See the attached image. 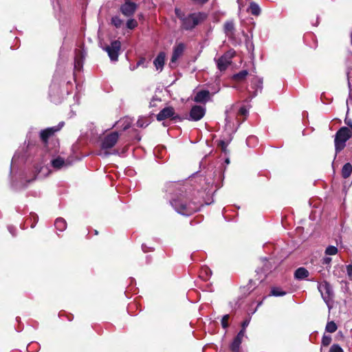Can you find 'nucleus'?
I'll return each instance as SVG.
<instances>
[{
  "label": "nucleus",
  "instance_id": "45",
  "mask_svg": "<svg viewBox=\"0 0 352 352\" xmlns=\"http://www.w3.org/2000/svg\"><path fill=\"white\" fill-rule=\"evenodd\" d=\"M34 226H35V224L34 223H32L31 228H34Z\"/></svg>",
  "mask_w": 352,
  "mask_h": 352
},
{
  "label": "nucleus",
  "instance_id": "33",
  "mask_svg": "<svg viewBox=\"0 0 352 352\" xmlns=\"http://www.w3.org/2000/svg\"><path fill=\"white\" fill-rule=\"evenodd\" d=\"M229 320V315L226 314L225 315L221 320V325L223 329H226L228 327V321Z\"/></svg>",
  "mask_w": 352,
  "mask_h": 352
},
{
  "label": "nucleus",
  "instance_id": "47",
  "mask_svg": "<svg viewBox=\"0 0 352 352\" xmlns=\"http://www.w3.org/2000/svg\"><path fill=\"white\" fill-rule=\"evenodd\" d=\"M95 232V234H98V231L97 230H94Z\"/></svg>",
  "mask_w": 352,
  "mask_h": 352
},
{
  "label": "nucleus",
  "instance_id": "42",
  "mask_svg": "<svg viewBox=\"0 0 352 352\" xmlns=\"http://www.w3.org/2000/svg\"><path fill=\"white\" fill-rule=\"evenodd\" d=\"M345 123L348 125L347 127H349L350 129H352V121L351 120L347 121L346 120H345Z\"/></svg>",
  "mask_w": 352,
  "mask_h": 352
},
{
  "label": "nucleus",
  "instance_id": "21",
  "mask_svg": "<svg viewBox=\"0 0 352 352\" xmlns=\"http://www.w3.org/2000/svg\"><path fill=\"white\" fill-rule=\"evenodd\" d=\"M352 173V165L350 163H346L342 168V177L344 179L349 178Z\"/></svg>",
  "mask_w": 352,
  "mask_h": 352
},
{
  "label": "nucleus",
  "instance_id": "6",
  "mask_svg": "<svg viewBox=\"0 0 352 352\" xmlns=\"http://www.w3.org/2000/svg\"><path fill=\"white\" fill-rule=\"evenodd\" d=\"M121 50V43L118 40L113 41L109 45H107L104 50L111 61H117Z\"/></svg>",
  "mask_w": 352,
  "mask_h": 352
},
{
  "label": "nucleus",
  "instance_id": "13",
  "mask_svg": "<svg viewBox=\"0 0 352 352\" xmlns=\"http://www.w3.org/2000/svg\"><path fill=\"white\" fill-rule=\"evenodd\" d=\"M210 99V93L208 90L202 89L197 92L194 101L197 103H206Z\"/></svg>",
  "mask_w": 352,
  "mask_h": 352
},
{
  "label": "nucleus",
  "instance_id": "16",
  "mask_svg": "<svg viewBox=\"0 0 352 352\" xmlns=\"http://www.w3.org/2000/svg\"><path fill=\"white\" fill-rule=\"evenodd\" d=\"M166 54L164 52H160L153 61V64L157 70H162L165 64Z\"/></svg>",
  "mask_w": 352,
  "mask_h": 352
},
{
  "label": "nucleus",
  "instance_id": "1",
  "mask_svg": "<svg viewBox=\"0 0 352 352\" xmlns=\"http://www.w3.org/2000/svg\"><path fill=\"white\" fill-rule=\"evenodd\" d=\"M166 191L171 195L169 202L175 210L185 217H189L202 206L203 192L191 185L169 182Z\"/></svg>",
  "mask_w": 352,
  "mask_h": 352
},
{
  "label": "nucleus",
  "instance_id": "14",
  "mask_svg": "<svg viewBox=\"0 0 352 352\" xmlns=\"http://www.w3.org/2000/svg\"><path fill=\"white\" fill-rule=\"evenodd\" d=\"M85 58V55L82 50H75V57H74V68L76 70L80 71L83 66V61Z\"/></svg>",
  "mask_w": 352,
  "mask_h": 352
},
{
  "label": "nucleus",
  "instance_id": "15",
  "mask_svg": "<svg viewBox=\"0 0 352 352\" xmlns=\"http://www.w3.org/2000/svg\"><path fill=\"white\" fill-rule=\"evenodd\" d=\"M243 337L244 331L243 330H241L230 345V349L233 352H239V347Z\"/></svg>",
  "mask_w": 352,
  "mask_h": 352
},
{
  "label": "nucleus",
  "instance_id": "11",
  "mask_svg": "<svg viewBox=\"0 0 352 352\" xmlns=\"http://www.w3.org/2000/svg\"><path fill=\"white\" fill-rule=\"evenodd\" d=\"M175 114V109L171 107H166L162 109L159 113L156 116L157 121H162L168 118H172Z\"/></svg>",
  "mask_w": 352,
  "mask_h": 352
},
{
  "label": "nucleus",
  "instance_id": "41",
  "mask_svg": "<svg viewBox=\"0 0 352 352\" xmlns=\"http://www.w3.org/2000/svg\"><path fill=\"white\" fill-rule=\"evenodd\" d=\"M146 61L145 58H141L138 62H137V66H140L144 64Z\"/></svg>",
  "mask_w": 352,
  "mask_h": 352
},
{
  "label": "nucleus",
  "instance_id": "17",
  "mask_svg": "<svg viewBox=\"0 0 352 352\" xmlns=\"http://www.w3.org/2000/svg\"><path fill=\"white\" fill-rule=\"evenodd\" d=\"M309 275V271L305 267H299L294 272V278L297 280H302Z\"/></svg>",
  "mask_w": 352,
  "mask_h": 352
},
{
  "label": "nucleus",
  "instance_id": "46",
  "mask_svg": "<svg viewBox=\"0 0 352 352\" xmlns=\"http://www.w3.org/2000/svg\"><path fill=\"white\" fill-rule=\"evenodd\" d=\"M142 250H143L144 252H146V250H145V248H144V245H142Z\"/></svg>",
  "mask_w": 352,
  "mask_h": 352
},
{
  "label": "nucleus",
  "instance_id": "35",
  "mask_svg": "<svg viewBox=\"0 0 352 352\" xmlns=\"http://www.w3.org/2000/svg\"><path fill=\"white\" fill-rule=\"evenodd\" d=\"M171 120H174V121H180L181 122L184 120V118L182 117H181L179 115L175 113L174 116H172Z\"/></svg>",
  "mask_w": 352,
  "mask_h": 352
},
{
  "label": "nucleus",
  "instance_id": "28",
  "mask_svg": "<svg viewBox=\"0 0 352 352\" xmlns=\"http://www.w3.org/2000/svg\"><path fill=\"white\" fill-rule=\"evenodd\" d=\"M338 253V248L333 245L328 246L325 250V254L336 255Z\"/></svg>",
  "mask_w": 352,
  "mask_h": 352
},
{
  "label": "nucleus",
  "instance_id": "2",
  "mask_svg": "<svg viewBox=\"0 0 352 352\" xmlns=\"http://www.w3.org/2000/svg\"><path fill=\"white\" fill-rule=\"evenodd\" d=\"M175 14L180 21V28L184 31H192L208 19V14L204 12L197 11L186 14L178 8H175Z\"/></svg>",
  "mask_w": 352,
  "mask_h": 352
},
{
  "label": "nucleus",
  "instance_id": "44",
  "mask_svg": "<svg viewBox=\"0 0 352 352\" xmlns=\"http://www.w3.org/2000/svg\"><path fill=\"white\" fill-rule=\"evenodd\" d=\"M56 220H57V221H59V220H64V219H63L62 217H58V218H57Z\"/></svg>",
  "mask_w": 352,
  "mask_h": 352
},
{
  "label": "nucleus",
  "instance_id": "43",
  "mask_svg": "<svg viewBox=\"0 0 352 352\" xmlns=\"http://www.w3.org/2000/svg\"><path fill=\"white\" fill-rule=\"evenodd\" d=\"M9 230H10V232L12 234V235H14V232L12 231V230L11 229L10 227H9Z\"/></svg>",
  "mask_w": 352,
  "mask_h": 352
},
{
  "label": "nucleus",
  "instance_id": "34",
  "mask_svg": "<svg viewBox=\"0 0 352 352\" xmlns=\"http://www.w3.org/2000/svg\"><path fill=\"white\" fill-rule=\"evenodd\" d=\"M201 273V276H203V274L205 273L206 277H209L211 275L212 272L208 267H205L202 268Z\"/></svg>",
  "mask_w": 352,
  "mask_h": 352
},
{
  "label": "nucleus",
  "instance_id": "31",
  "mask_svg": "<svg viewBox=\"0 0 352 352\" xmlns=\"http://www.w3.org/2000/svg\"><path fill=\"white\" fill-rule=\"evenodd\" d=\"M217 146L221 148L222 152L225 153H227L228 144L224 140H219L218 142Z\"/></svg>",
  "mask_w": 352,
  "mask_h": 352
},
{
  "label": "nucleus",
  "instance_id": "24",
  "mask_svg": "<svg viewBox=\"0 0 352 352\" xmlns=\"http://www.w3.org/2000/svg\"><path fill=\"white\" fill-rule=\"evenodd\" d=\"M262 84H263V80L261 79H258L257 77H254L252 80V88L255 89V92H256L258 89H262Z\"/></svg>",
  "mask_w": 352,
  "mask_h": 352
},
{
  "label": "nucleus",
  "instance_id": "18",
  "mask_svg": "<svg viewBox=\"0 0 352 352\" xmlns=\"http://www.w3.org/2000/svg\"><path fill=\"white\" fill-rule=\"evenodd\" d=\"M223 31L224 33L228 36H231L234 34V24L232 21H227L225 22L223 25Z\"/></svg>",
  "mask_w": 352,
  "mask_h": 352
},
{
  "label": "nucleus",
  "instance_id": "7",
  "mask_svg": "<svg viewBox=\"0 0 352 352\" xmlns=\"http://www.w3.org/2000/svg\"><path fill=\"white\" fill-rule=\"evenodd\" d=\"M118 138L119 133L116 131L107 134L104 136L101 143V148L102 150H107L113 148L118 142Z\"/></svg>",
  "mask_w": 352,
  "mask_h": 352
},
{
  "label": "nucleus",
  "instance_id": "36",
  "mask_svg": "<svg viewBox=\"0 0 352 352\" xmlns=\"http://www.w3.org/2000/svg\"><path fill=\"white\" fill-rule=\"evenodd\" d=\"M239 113L240 115L245 116L248 113V110L244 107H242L239 109Z\"/></svg>",
  "mask_w": 352,
  "mask_h": 352
},
{
  "label": "nucleus",
  "instance_id": "37",
  "mask_svg": "<svg viewBox=\"0 0 352 352\" xmlns=\"http://www.w3.org/2000/svg\"><path fill=\"white\" fill-rule=\"evenodd\" d=\"M331 262V258L330 257H324L322 260V263L323 265H329Z\"/></svg>",
  "mask_w": 352,
  "mask_h": 352
},
{
  "label": "nucleus",
  "instance_id": "19",
  "mask_svg": "<svg viewBox=\"0 0 352 352\" xmlns=\"http://www.w3.org/2000/svg\"><path fill=\"white\" fill-rule=\"evenodd\" d=\"M248 75V72L246 69L240 71L239 72L234 74L232 79L236 82H241L245 80Z\"/></svg>",
  "mask_w": 352,
  "mask_h": 352
},
{
  "label": "nucleus",
  "instance_id": "8",
  "mask_svg": "<svg viewBox=\"0 0 352 352\" xmlns=\"http://www.w3.org/2000/svg\"><path fill=\"white\" fill-rule=\"evenodd\" d=\"M138 9L137 3L130 0H124V3L120 7V12L126 17H132Z\"/></svg>",
  "mask_w": 352,
  "mask_h": 352
},
{
  "label": "nucleus",
  "instance_id": "26",
  "mask_svg": "<svg viewBox=\"0 0 352 352\" xmlns=\"http://www.w3.org/2000/svg\"><path fill=\"white\" fill-rule=\"evenodd\" d=\"M338 327L333 321H330L327 323L325 331L329 333H334L336 331Z\"/></svg>",
  "mask_w": 352,
  "mask_h": 352
},
{
  "label": "nucleus",
  "instance_id": "3",
  "mask_svg": "<svg viewBox=\"0 0 352 352\" xmlns=\"http://www.w3.org/2000/svg\"><path fill=\"white\" fill-rule=\"evenodd\" d=\"M352 135V129L342 126L336 133L334 144L336 155L342 151L346 146V142Z\"/></svg>",
  "mask_w": 352,
  "mask_h": 352
},
{
  "label": "nucleus",
  "instance_id": "12",
  "mask_svg": "<svg viewBox=\"0 0 352 352\" xmlns=\"http://www.w3.org/2000/svg\"><path fill=\"white\" fill-rule=\"evenodd\" d=\"M186 48V45L183 43H179L173 47V54L170 58V65L176 63L178 58L183 54Z\"/></svg>",
  "mask_w": 352,
  "mask_h": 352
},
{
  "label": "nucleus",
  "instance_id": "22",
  "mask_svg": "<svg viewBox=\"0 0 352 352\" xmlns=\"http://www.w3.org/2000/svg\"><path fill=\"white\" fill-rule=\"evenodd\" d=\"M52 166L56 169H60L65 164V160L60 157H58L51 161Z\"/></svg>",
  "mask_w": 352,
  "mask_h": 352
},
{
  "label": "nucleus",
  "instance_id": "9",
  "mask_svg": "<svg viewBox=\"0 0 352 352\" xmlns=\"http://www.w3.org/2000/svg\"><path fill=\"white\" fill-rule=\"evenodd\" d=\"M318 289L321 294L322 298L329 307V302L332 298L333 291L330 284L326 281L318 284Z\"/></svg>",
  "mask_w": 352,
  "mask_h": 352
},
{
  "label": "nucleus",
  "instance_id": "10",
  "mask_svg": "<svg viewBox=\"0 0 352 352\" xmlns=\"http://www.w3.org/2000/svg\"><path fill=\"white\" fill-rule=\"evenodd\" d=\"M206 113V109L200 105H194L192 107L190 113L189 120L199 121L200 120Z\"/></svg>",
  "mask_w": 352,
  "mask_h": 352
},
{
  "label": "nucleus",
  "instance_id": "40",
  "mask_svg": "<svg viewBox=\"0 0 352 352\" xmlns=\"http://www.w3.org/2000/svg\"><path fill=\"white\" fill-rule=\"evenodd\" d=\"M249 323H250V320H248L243 321V322L242 323V329L241 330H243V331L245 332V329L246 328V327L248 326Z\"/></svg>",
  "mask_w": 352,
  "mask_h": 352
},
{
  "label": "nucleus",
  "instance_id": "38",
  "mask_svg": "<svg viewBox=\"0 0 352 352\" xmlns=\"http://www.w3.org/2000/svg\"><path fill=\"white\" fill-rule=\"evenodd\" d=\"M195 4L204 5L209 0H191Z\"/></svg>",
  "mask_w": 352,
  "mask_h": 352
},
{
  "label": "nucleus",
  "instance_id": "30",
  "mask_svg": "<svg viewBox=\"0 0 352 352\" xmlns=\"http://www.w3.org/2000/svg\"><path fill=\"white\" fill-rule=\"evenodd\" d=\"M331 342V337L327 335H323L322 338V344L323 346H329Z\"/></svg>",
  "mask_w": 352,
  "mask_h": 352
},
{
  "label": "nucleus",
  "instance_id": "4",
  "mask_svg": "<svg viewBox=\"0 0 352 352\" xmlns=\"http://www.w3.org/2000/svg\"><path fill=\"white\" fill-rule=\"evenodd\" d=\"M236 52L234 50H230L226 52L221 57L217 60V68L223 72L232 64V59L235 56Z\"/></svg>",
  "mask_w": 352,
  "mask_h": 352
},
{
  "label": "nucleus",
  "instance_id": "32",
  "mask_svg": "<svg viewBox=\"0 0 352 352\" xmlns=\"http://www.w3.org/2000/svg\"><path fill=\"white\" fill-rule=\"evenodd\" d=\"M329 352H344V351L340 345L334 344L330 347Z\"/></svg>",
  "mask_w": 352,
  "mask_h": 352
},
{
  "label": "nucleus",
  "instance_id": "20",
  "mask_svg": "<svg viewBox=\"0 0 352 352\" xmlns=\"http://www.w3.org/2000/svg\"><path fill=\"white\" fill-rule=\"evenodd\" d=\"M248 11L254 16H258L261 14V8L254 1L250 2Z\"/></svg>",
  "mask_w": 352,
  "mask_h": 352
},
{
  "label": "nucleus",
  "instance_id": "25",
  "mask_svg": "<svg viewBox=\"0 0 352 352\" xmlns=\"http://www.w3.org/2000/svg\"><path fill=\"white\" fill-rule=\"evenodd\" d=\"M138 25V21L131 17H129L126 21V27L131 30H134Z\"/></svg>",
  "mask_w": 352,
  "mask_h": 352
},
{
  "label": "nucleus",
  "instance_id": "23",
  "mask_svg": "<svg viewBox=\"0 0 352 352\" xmlns=\"http://www.w3.org/2000/svg\"><path fill=\"white\" fill-rule=\"evenodd\" d=\"M110 23H111V25L114 26L116 28L118 29V28H120L123 25L124 21L122 19H121L119 16L116 15V16H113L111 17Z\"/></svg>",
  "mask_w": 352,
  "mask_h": 352
},
{
  "label": "nucleus",
  "instance_id": "27",
  "mask_svg": "<svg viewBox=\"0 0 352 352\" xmlns=\"http://www.w3.org/2000/svg\"><path fill=\"white\" fill-rule=\"evenodd\" d=\"M271 294L274 296H283L286 294V292L279 287H274L271 290Z\"/></svg>",
  "mask_w": 352,
  "mask_h": 352
},
{
  "label": "nucleus",
  "instance_id": "5",
  "mask_svg": "<svg viewBox=\"0 0 352 352\" xmlns=\"http://www.w3.org/2000/svg\"><path fill=\"white\" fill-rule=\"evenodd\" d=\"M65 122H60L57 126L49 127L40 132V138L45 146H47L49 138L53 136L55 133L59 131L64 126Z\"/></svg>",
  "mask_w": 352,
  "mask_h": 352
},
{
  "label": "nucleus",
  "instance_id": "29",
  "mask_svg": "<svg viewBox=\"0 0 352 352\" xmlns=\"http://www.w3.org/2000/svg\"><path fill=\"white\" fill-rule=\"evenodd\" d=\"M54 226L59 231H63L66 227V221H55Z\"/></svg>",
  "mask_w": 352,
  "mask_h": 352
},
{
  "label": "nucleus",
  "instance_id": "39",
  "mask_svg": "<svg viewBox=\"0 0 352 352\" xmlns=\"http://www.w3.org/2000/svg\"><path fill=\"white\" fill-rule=\"evenodd\" d=\"M347 274L349 277L352 276V265H348L346 266Z\"/></svg>",
  "mask_w": 352,
  "mask_h": 352
}]
</instances>
